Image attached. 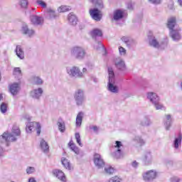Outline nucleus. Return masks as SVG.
Listing matches in <instances>:
<instances>
[{"instance_id": "obj_33", "label": "nucleus", "mask_w": 182, "mask_h": 182, "mask_svg": "<svg viewBox=\"0 0 182 182\" xmlns=\"http://www.w3.org/2000/svg\"><path fill=\"white\" fill-rule=\"evenodd\" d=\"M83 120V112H79L76 117V126L80 127L82 126V121Z\"/></svg>"}, {"instance_id": "obj_53", "label": "nucleus", "mask_w": 182, "mask_h": 182, "mask_svg": "<svg viewBox=\"0 0 182 182\" xmlns=\"http://www.w3.org/2000/svg\"><path fill=\"white\" fill-rule=\"evenodd\" d=\"M90 129H92L95 133L97 132V131L99 130L97 126L90 127Z\"/></svg>"}, {"instance_id": "obj_5", "label": "nucleus", "mask_w": 182, "mask_h": 182, "mask_svg": "<svg viewBox=\"0 0 182 182\" xmlns=\"http://www.w3.org/2000/svg\"><path fill=\"white\" fill-rule=\"evenodd\" d=\"M74 99L77 106H82L85 102H86V95H85V90L82 89H77L74 93Z\"/></svg>"}, {"instance_id": "obj_34", "label": "nucleus", "mask_w": 182, "mask_h": 182, "mask_svg": "<svg viewBox=\"0 0 182 182\" xmlns=\"http://www.w3.org/2000/svg\"><path fill=\"white\" fill-rule=\"evenodd\" d=\"M141 126L147 127L150 126L151 124V121H150V119L147 117H144L140 122Z\"/></svg>"}, {"instance_id": "obj_1", "label": "nucleus", "mask_w": 182, "mask_h": 182, "mask_svg": "<svg viewBox=\"0 0 182 182\" xmlns=\"http://www.w3.org/2000/svg\"><path fill=\"white\" fill-rule=\"evenodd\" d=\"M108 90L112 93H119V87L116 85V80H114V71L113 70V68L108 67Z\"/></svg>"}, {"instance_id": "obj_55", "label": "nucleus", "mask_w": 182, "mask_h": 182, "mask_svg": "<svg viewBox=\"0 0 182 182\" xmlns=\"http://www.w3.org/2000/svg\"><path fill=\"white\" fill-rule=\"evenodd\" d=\"M137 166H139V163H137V161H134L132 162V166L136 168V167H137Z\"/></svg>"}, {"instance_id": "obj_61", "label": "nucleus", "mask_w": 182, "mask_h": 182, "mask_svg": "<svg viewBox=\"0 0 182 182\" xmlns=\"http://www.w3.org/2000/svg\"><path fill=\"white\" fill-rule=\"evenodd\" d=\"M0 100H2V94H0Z\"/></svg>"}, {"instance_id": "obj_57", "label": "nucleus", "mask_w": 182, "mask_h": 182, "mask_svg": "<svg viewBox=\"0 0 182 182\" xmlns=\"http://www.w3.org/2000/svg\"><path fill=\"white\" fill-rule=\"evenodd\" d=\"M28 182H36V180H35V178H30Z\"/></svg>"}, {"instance_id": "obj_42", "label": "nucleus", "mask_w": 182, "mask_h": 182, "mask_svg": "<svg viewBox=\"0 0 182 182\" xmlns=\"http://www.w3.org/2000/svg\"><path fill=\"white\" fill-rule=\"evenodd\" d=\"M70 147L71 150L73 151H74V153H75V154H79V153H80L79 148L77 146H76V145H75V144H70Z\"/></svg>"}, {"instance_id": "obj_37", "label": "nucleus", "mask_w": 182, "mask_h": 182, "mask_svg": "<svg viewBox=\"0 0 182 182\" xmlns=\"http://www.w3.org/2000/svg\"><path fill=\"white\" fill-rule=\"evenodd\" d=\"M105 173H106V174L112 175L114 173V168L110 166H105Z\"/></svg>"}, {"instance_id": "obj_21", "label": "nucleus", "mask_w": 182, "mask_h": 182, "mask_svg": "<svg viewBox=\"0 0 182 182\" xmlns=\"http://www.w3.org/2000/svg\"><path fill=\"white\" fill-rule=\"evenodd\" d=\"M42 93H43V90L38 88L31 91V95L33 99H39L42 96Z\"/></svg>"}, {"instance_id": "obj_19", "label": "nucleus", "mask_w": 182, "mask_h": 182, "mask_svg": "<svg viewBox=\"0 0 182 182\" xmlns=\"http://www.w3.org/2000/svg\"><path fill=\"white\" fill-rule=\"evenodd\" d=\"M19 90H21V87H19L18 83L11 84L9 87V92L13 96H16L19 93Z\"/></svg>"}, {"instance_id": "obj_54", "label": "nucleus", "mask_w": 182, "mask_h": 182, "mask_svg": "<svg viewBox=\"0 0 182 182\" xmlns=\"http://www.w3.org/2000/svg\"><path fill=\"white\" fill-rule=\"evenodd\" d=\"M127 8L128 9H133V4H132V2L128 3Z\"/></svg>"}, {"instance_id": "obj_13", "label": "nucleus", "mask_w": 182, "mask_h": 182, "mask_svg": "<svg viewBox=\"0 0 182 182\" xmlns=\"http://www.w3.org/2000/svg\"><path fill=\"white\" fill-rule=\"evenodd\" d=\"M148 39L150 46H152L153 48H160V43H159V41L157 39H156V37L153 36L151 33H150L148 36Z\"/></svg>"}, {"instance_id": "obj_14", "label": "nucleus", "mask_w": 182, "mask_h": 182, "mask_svg": "<svg viewBox=\"0 0 182 182\" xmlns=\"http://www.w3.org/2000/svg\"><path fill=\"white\" fill-rule=\"evenodd\" d=\"M142 161L145 166H150V164L153 162V156L150 152H146L142 157Z\"/></svg>"}, {"instance_id": "obj_64", "label": "nucleus", "mask_w": 182, "mask_h": 182, "mask_svg": "<svg viewBox=\"0 0 182 182\" xmlns=\"http://www.w3.org/2000/svg\"><path fill=\"white\" fill-rule=\"evenodd\" d=\"M26 119H27L28 120H29V117H26Z\"/></svg>"}, {"instance_id": "obj_23", "label": "nucleus", "mask_w": 182, "mask_h": 182, "mask_svg": "<svg viewBox=\"0 0 182 182\" xmlns=\"http://www.w3.org/2000/svg\"><path fill=\"white\" fill-rule=\"evenodd\" d=\"M31 21L33 25H42L43 23V18L38 16H31Z\"/></svg>"}, {"instance_id": "obj_29", "label": "nucleus", "mask_w": 182, "mask_h": 182, "mask_svg": "<svg viewBox=\"0 0 182 182\" xmlns=\"http://www.w3.org/2000/svg\"><path fill=\"white\" fill-rule=\"evenodd\" d=\"M90 2H92L94 6L98 8V9H103L104 8L103 1L102 0H90Z\"/></svg>"}, {"instance_id": "obj_60", "label": "nucleus", "mask_w": 182, "mask_h": 182, "mask_svg": "<svg viewBox=\"0 0 182 182\" xmlns=\"http://www.w3.org/2000/svg\"><path fill=\"white\" fill-rule=\"evenodd\" d=\"M167 43H168V41H167V40H166L165 43H164L165 46H167Z\"/></svg>"}, {"instance_id": "obj_56", "label": "nucleus", "mask_w": 182, "mask_h": 182, "mask_svg": "<svg viewBox=\"0 0 182 182\" xmlns=\"http://www.w3.org/2000/svg\"><path fill=\"white\" fill-rule=\"evenodd\" d=\"M36 130L37 131L38 136H39V134H41V125L40 127L36 128Z\"/></svg>"}, {"instance_id": "obj_2", "label": "nucleus", "mask_w": 182, "mask_h": 182, "mask_svg": "<svg viewBox=\"0 0 182 182\" xmlns=\"http://www.w3.org/2000/svg\"><path fill=\"white\" fill-rule=\"evenodd\" d=\"M16 140L12 135H6V134H3L0 136V158L4 157L5 154V150L4 149V144L6 143V146H9L11 141H14Z\"/></svg>"}, {"instance_id": "obj_51", "label": "nucleus", "mask_w": 182, "mask_h": 182, "mask_svg": "<svg viewBox=\"0 0 182 182\" xmlns=\"http://www.w3.org/2000/svg\"><path fill=\"white\" fill-rule=\"evenodd\" d=\"M180 181H181V179H180L178 177L174 176L171 178V182H180Z\"/></svg>"}, {"instance_id": "obj_24", "label": "nucleus", "mask_w": 182, "mask_h": 182, "mask_svg": "<svg viewBox=\"0 0 182 182\" xmlns=\"http://www.w3.org/2000/svg\"><path fill=\"white\" fill-rule=\"evenodd\" d=\"M170 36L173 41H180L181 39V35L178 32V30H171L170 31Z\"/></svg>"}, {"instance_id": "obj_6", "label": "nucleus", "mask_w": 182, "mask_h": 182, "mask_svg": "<svg viewBox=\"0 0 182 182\" xmlns=\"http://www.w3.org/2000/svg\"><path fill=\"white\" fill-rule=\"evenodd\" d=\"M66 70L70 77H75V79H82V77H83V73L80 71L79 67H68L66 68Z\"/></svg>"}, {"instance_id": "obj_4", "label": "nucleus", "mask_w": 182, "mask_h": 182, "mask_svg": "<svg viewBox=\"0 0 182 182\" xmlns=\"http://www.w3.org/2000/svg\"><path fill=\"white\" fill-rule=\"evenodd\" d=\"M147 99L154 105L156 110H161L164 109V106L160 103V97L157 96L155 92H148Z\"/></svg>"}, {"instance_id": "obj_50", "label": "nucleus", "mask_w": 182, "mask_h": 182, "mask_svg": "<svg viewBox=\"0 0 182 182\" xmlns=\"http://www.w3.org/2000/svg\"><path fill=\"white\" fill-rule=\"evenodd\" d=\"M151 4H154L155 5H159L161 4V0H148Z\"/></svg>"}, {"instance_id": "obj_39", "label": "nucleus", "mask_w": 182, "mask_h": 182, "mask_svg": "<svg viewBox=\"0 0 182 182\" xmlns=\"http://www.w3.org/2000/svg\"><path fill=\"white\" fill-rule=\"evenodd\" d=\"M75 139L77 144L80 147H83V144H82V140L80 139V134H79V132L75 133Z\"/></svg>"}, {"instance_id": "obj_25", "label": "nucleus", "mask_w": 182, "mask_h": 182, "mask_svg": "<svg viewBox=\"0 0 182 182\" xmlns=\"http://www.w3.org/2000/svg\"><path fill=\"white\" fill-rule=\"evenodd\" d=\"M124 13L122 10H115L113 14L114 21H120V19H123Z\"/></svg>"}, {"instance_id": "obj_30", "label": "nucleus", "mask_w": 182, "mask_h": 182, "mask_svg": "<svg viewBox=\"0 0 182 182\" xmlns=\"http://www.w3.org/2000/svg\"><path fill=\"white\" fill-rule=\"evenodd\" d=\"M174 26H176V17H171L168 20V28L170 31H174Z\"/></svg>"}, {"instance_id": "obj_17", "label": "nucleus", "mask_w": 182, "mask_h": 182, "mask_svg": "<svg viewBox=\"0 0 182 182\" xmlns=\"http://www.w3.org/2000/svg\"><path fill=\"white\" fill-rule=\"evenodd\" d=\"M164 127L166 130H170L171 127V123H173V119H171V114H166L164 118Z\"/></svg>"}, {"instance_id": "obj_45", "label": "nucleus", "mask_w": 182, "mask_h": 182, "mask_svg": "<svg viewBox=\"0 0 182 182\" xmlns=\"http://www.w3.org/2000/svg\"><path fill=\"white\" fill-rule=\"evenodd\" d=\"M135 141H136L139 146H143V144L145 143L144 139H141L140 136H136Z\"/></svg>"}, {"instance_id": "obj_38", "label": "nucleus", "mask_w": 182, "mask_h": 182, "mask_svg": "<svg viewBox=\"0 0 182 182\" xmlns=\"http://www.w3.org/2000/svg\"><path fill=\"white\" fill-rule=\"evenodd\" d=\"M58 12H68L70 11V6H61L58 9Z\"/></svg>"}, {"instance_id": "obj_32", "label": "nucleus", "mask_w": 182, "mask_h": 182, "mask_svg": "<svg viewBox=\"0 0 182 182\" xmlns=\"http://www.w3.org/2000/svg\"><path fill=\"white\" fill-rule=\"evenodd\" d=\"M68 21L70 22V25L75 26L77 23V18L74 14H70L68 15Z\"/></svg>"}, {"instance_id": "obj_10", "label": "nucleus", "mask_w": 182, "mask_h": 182, "mask_svg": "<svg viewBox=\"0 0 182 182\" xmlns=\"http://www.w3.org/2000/svg\"><path fill=\"white\" fill-rule=\"evenodd\" d=\"M94 164L97 168H103L105 167V161L100 154H95L94 155Z\"/></svg>"}, {"instance_id": "obj_9", "label": "nucleus", "mask_w": 182, "mask_h": 182, "mask_svg": "<svg viewBox=\"0 0 182 182\" xmlns=\"http://www.w3.org/2000/svg\"><path fill=\"white\" fill-rule=\"evenodd\" d=\"M158 174L156 170H150L143 173V178L144 181H153L157 178Z\"/></svg>"}, {"instance_id": "obj_26", "label": "nucleus", "mask_w": 182, "mask_h": 182, "mask_svg": "<svg viewBox=\"0 0 182 182\" xmlns=\"http://www.w3.org/2000/svg\"><path fill=\"white\" fill-rule=\"evenodd\" d=\"M40 147L43 151V153H49V144H48V142L45 141V139H41L40 141Z\"/></svg>"}, {"instance_id": "obj_28", "label": "nucleus", "mask_w": 182, "mask_h": 182, "mask_svg": "<svg viewBox=\"0 0 182 182\" xmlns=\"http://www.w3.org/2000/svg\"><path fill=\"white\" fill-rule=\"evenodd\" d=\"M61 163L67 170H72V168H73L70 162L66 158H62Z\"/></svg>"}, {"instance_id": "obj_7", "label": "nucleus", "mask_w": 182, "mask_h": 182, "mask_svg": "<svg viewBox=\"0 0 182 182\" xmlns=\"http://www.w3.org/2000/svg\"><path fill=\"white\" fill-rule=\"evenodd\" d=\"M114 148L115 149L114 152L113 153V156L115 159H122L123 157V144L122 141H116L114 145Z\"/></svg>"}, {"instance_id": "obj_8", "label": "nucleus", "mask_w": 182, "mask_h": 182, "mask_svg": "<svg viewBox=\"0 0 182 182\" xmlns=\"http://www.w3.org/2000/svg\"><path fill=\"white\" fill-rule=\"evenodd\" d=\"M89 12L91 18H92L94 21H96L97 22H100V21H102L103 15L102 14V11H100L99 9H90Z\"/></svg>"}, {"instance_id": "obj_11", "label": "nucleus", "mask_w": 182, "mask_h": 182, "mask_svg": "<svg viewBox=\"0 0 182 182\" xmlns=\"http://www.w3.org/2000/svg\"><path fill=\"white\" fill-rule=\"evenodd\" d=\"M21 32L28 38H33V36H35V30L29 28L28 25L26 24L23 25Z\"/></svg>"}, {"instance_id": "obj_35", "label": "nucleus", "mask_w": 182, "mask_h": 182, "mask_svg": "<svg viewBox=\"0 0 182 182\" xmlns=\"http://www.w3.org/2000/svg\"><path fill=\"white\" fill-rule=\"evenodd\" d=\"M47 16H48L49 19H55L56 18V13L52 9H47Z\"/></svg>"}, {"instance_id": "obj_44", "label": "nucleus", "mask_w": 182, "mask_h": 182, "mask_svg": "<svg viewBox=\"0 0 182 182\" xmlns=\"http://www.w3.org/2000/svg\"><path fill=\"white\" fill-rule=\"evenodd\" d=\"M26 171L27 174H33V173H35L36 170L33 166H28Z\"/></svg>"}, {"instance_id": "obj_48", "label": "nucleus", "mask_w": 182, "mask_h": 182, "mask_svg": "<svg viewBox=\"0 0 182 182\" xmlns=\"http://www.w3.org/2000/svg\"><path fill=\"white\" fill-rule=\"evenodd\" d=\"M120 181H122V179H120V178H119L117 176H113L109 180V182H120Z\"/></svg>"}, {"instance_id": "obj_31", "label": "nucleus", "mask_w": 182, "mask_h": 182, "mask_svg": "<svg viewBox=\"0 0 182 182\" xmlns=\"http://www.w3.org/2000/svg\"><path fill=\"white\" fill-rule=\"evenodd\" d=\"M58 129L61 133H65V131L66 130V128L65 127V122L62 119H59L58 121Z\"/></svg>"}, {"instance_id": "obj_43", "label": "nucleus", "mask_w": 182, "mask_h": 182, "mask_svg": "<svg viewBox=\"0 0 182 182\" xmlns=\"http://www.w3.org/2000/svg\"><path fill=\"white\" fill-rule=\"evenodd\" d=\"M36 3L37 5H39L41 6V8H43L44 9L47 8L48 4H46V2L43 1V0H36Z\"/></svg>"}, {"instance_id": "obj_3", "label": "nucleus", "mask_w": 182, "mask_h": 182, "mask_svg": "<svg viewBox=\"0 0 182 182\" xmlns=\"http://www.w3.org/2000/svg\"><path fill=\"white\" fill-rule=\"evenodd\" d=\"M70 55L74 59L82 60L86 57V50L82 46H74L70 49Z\"/></svg>"}, {"instance_id": "obj_49", "label": "nucleus", "mask_w": 182, "mask_h": 182, "mask_svg": "<svg viewBox=\"0 0 182 182\" xmlns=\"http://www.w3.org/2000/svg\"><path fill=\"white\" fill-rule=\"evenodd\" d=\"M119 55H121V56H125L126 55V49L123 47H119Z\"/></svg>"}, {"instance_id": "obj_36", "label": "nucleus", "mask_w": 182, "mask_h": 182, "mask_svg": "<svg viewBox=\"0 0 182 182\" xmlns=\"http://www.w3.org/2000/svg\"><path fill=\"white\" fill-rule=\"evenodd\" d=\"M18 5L23 9H26V8H28V6L29 5V1L28 0H19Z\"/></svg>"}, {"instance_id": "obj_27", "label": "nucleus", "mask_w": 182, "mask_h": 182, "mask_svg": "<svg viewBox=\"0 0 182 182\" xmlns=\"http://www.w3.org/2000/svg\"><path fill=\"white\" fill-rule=\"evenodd\" d=\"M103 33L102 32V30L99 28H95L91 31V36L93 39H96L97 36H102Z\"/></svg>"}, {"instance_id": "obj_58", "label": "nucleus", "mask_w": 182, "mask_h": 182, "mask_svg": "<svg viewBox=\"0 0 182 182\" xmlns=\"http://www.w3.org/2000/svg\"><path fill=\"white\" fill-rule=\"evenodd\" d=\"M86 72H87V69H86V68H84L82 69V75H83V73H86Z\"/></svg>"}, {"instance_id": "obj_62", "label": "nucleus", "mask_w": 182, "mask_h": 182, "mask_svg": "<svg viewBox=\"0 0 182 182\" xmlns=\"http://www.w3.org/2000/svg\"><path fill=\"white\" fill-rule=\"evenodd\" d=\"M98 45H100V46H102V43L100 42H98Z\"/></svg>"}, {"instance_id": "obj_16", "label": "nucleus", "mask_w": 182, "mask_h": 182, "mask_svg": "<svg viewBox=\"0 0 182 182\" xmlns=\"http://www.w3.org/2000/svg\"><path fill=\"white\" fill-rule=\"evenodd\" d=\"M53 174L58 178V180H60V181L66 182V176H65V173L58 169H55L53 171Z\"/></svg>"}, {"instance_id": "obj_18", "label": "nucleus", "mask_w": 182, "mask_h": 182, "mask_svg": "<svg viewBox=\"0 0 182 182\" xmlns=\"http://www.w3.org/2000/svg\"><path fill=\"white\" fill-rule=\"evenodd\" d=\"M37 127H41V124L38 122H28L26 124V132H27V133H31L32 130H36Z\"/></svg>"}, {"instance_id": "obj_12", "label": "nucleus", "mask_w": 182, "mask_h": 182, "mask_svg": "<svg viewBox=\"0 0 182 182\" xmlns=\"http://www.w3.org/2000/svg\"><path fill=\"white\" fill-rule=\"evenodd\" d=\"M114 65L115 68H117L118 70H121L122 72H124V70H126V63L123 59L120 58H116Z\"/></svg>"}, {"instance_id": "obj_41", "label": "nucleus", "mask_w": 182, "mask_h": 182, "mask_svg": "<svg viewBox=\"0 0 182 182\" xmlns=\"http://www.w3.org/2000/svg\"><path fill=\"white\" fill-rule=\"evenodd\" d=\"M13 75L15 76H22V70L20 68H14Z\"/></svg>"}, {"instance_id": "obj_47", "label": "nucleus", "mask_w": 182, "mask_h": 182, "mask_svg": "<svg viewBox=\"0 0 182 182\" xmlns=\"http://www.w3.org/2000/svg\"><path fill=\"white\" fill-rule=\"evenodd\" d=\"M33 80L36 85H42L43 83V80L39 77H34Z\"/></svg>"}, {"instance_id": "obj_20", "label": "nucleus", "mask_w": 182, "mask_h": 182, "mask_svg": "<svg viewBox=\"0 0 182 182\" xmlns=\"http://www.w3.org/2000/svg\"><path fill=\"white\" fill-rule=\"evenodd\" d=\"M16 56L21 60L25 59V52L21 46H16L15 49Z\"/></svg>"}, {"instance_id": "obj_22", "label": "nucleus", "mask_w": 182, "mask_h": 182, "mask_svg": "<svg viewBox=\"0 0 182 182\" xmlns=\"http://www.w3.org/2000/svg\"><path fill=\"white\" fill-rule=\"evenodd\" d=\"M181 140H182V135L181 133H179L176 137H175V139L173 141V147L176 149V150L178 149L180 146H181Z\"/></svg>"}, {"instance_id": "obj_40", "label": "nucleus", "mask_w": 182, "mask_h": 182, "mask_svg": "<svg viewBox=\"0 0 182 182\" xmlns=\"http://www.w3.org/2000/svg\"><path fill=\"white\" fill-rule=\"evenodd\" d=\"M0 110L1 113H6V111L8 110V104L2 102L0 107Z\"/></svg>"}, {"instance_id": "obj_52", "label": "nucleus", "mask_w": 182, "mask_h": 182, "mask_svg": "<svg viewBox=\"0 0 182 182\" xmlns=\"http://www.w3.org/2000/svg\"><path fill=\"white\" fill-rule=\"evenodd\" d=\"M122 41L124 43H126V45H127V43L129 42V41H130V38L124 36V37L122 38Z\"/></svg>"}, {"instance_id": "obj_63", "label": "nucleus", "mask_w": 182, "mask_h": 182, "mask_svg": "<svg viewBox=\"0 0 182 182\" xmlns=\"http://www.w3.org/2000/svg\"><path fill=\"white\" fill-rule=\"evenodd\" d=\"M170 9H173V4H172L171 6L170 7Z\"/></svg>"}, {"instance_id": "obj_59", "label": "nucleus", "mask_w": 182, "mask_h": 182, "mask_svg": "<svg viewBox=\"0 0 182 182\" xmlns=\"http://www.w3.org/2000/svg\"><path fill=\"white\" fill-rule=\"evenodd\" d=\"M178 4L180 6H182V0H178Z\"/></svg>"}, {"instance_id": "obj_15", "label": "nucleus", "mask_w": 182, "mask_h": 182, "mask_svg": "<svg viewBox=\"0 0 182 182\" xmlns=\"http://www.w3.org/2000/svg\"><path fill=\"white\" fill-rule=\"evenodd\" d=\"M4 134H6V136H13V137L16 139L14 141H16V136H21V129H19V127L14 125L12 128L11 134L4 132Z\"/></svg>"}, {"instance_id": "obj_46", "label": "nucleus", "mask_w": 182, "mask_h": 182, "mask_svg": "<svg viewBox=\"0 0 182 182\" xmlns=\"http://www.w3.org/2000/svg\"><path fill=\"white\" fill-rule=\"evenodd\" d=\"M127 46L128 48H132V47H133V46H136V41H134V40L130 38V39L129 40V41L127 42Z\"/></svg>"}]
</instances>
